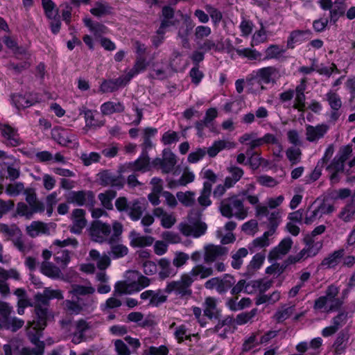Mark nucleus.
Listing matches in <instances>:
<instances>
[{"mask_svg": "<svg viewBox=\"0 0 355 355\" xmlns=\"http://www.w3.org/2000/svg\"><path fill=\"white\" fill-rule=\"evenodd\" d=\"M344 255V250L340 249L336 251H334L332 254L329 255V257L324 258L321 262V266H327V268H334L338 263L340 259Z\"/></svg>", "mask_w": 355, "mask_h": 355, "instance_id": "30", "label": "nucleus"}, {"mask_svg": "<svg viewBox=\"0 0 355 355\" xmlns=\"http://www.w3.org/2000/svg\"><path fill=\"white\" fill-rule=\"evenodd\" d=\"M339 293V288L334 284L329 285L326 291L324 296H320L314 302L313 309L315 310H320L326 306L327 304H330L334 300Z\"/></svg>", "mask_w": 355, "mask_h": 355, "instance_id": "9", "label": "nucleus"}, {"mask_svg": "<svg viewBox=\"0 0 355 355\" xmlns=\"http://www.w3.org/2000/svg\"><path fill=\"white\" fill-rule=\"evenodd\" d=\"M41 272L44 275L52 279L62 277V273L59 267L49 261H43L40 268Z\"/></svg>", "mask_w": 355, "mask_h": 355, "instance_id": "21", "label": "nucleus"}, {"mask_svg": "<svg viewBox=\"0 0 355 355\" xmlns=\"http://www.w3.org/2000/svg\"><path fill=\"white\" fill-rule=\"evenodd\" d=\"M194 27L191 19H185L178 32V37L181 40L182 46L184 49H190L189 35Z\"/></svg>", "mask_w": 355, "mask_h": 355, "instance_id": "15", "label": "nucleus"}, {"mask_svg": "<svg viewBox=\"0 0 355 355\" xmlns=\"http://www.w3.org/2000/svg\"><path fill=\"white\" fill-rule=\"evenodd\" d=\"M284 52H285V50L282 48H280L279 46L276 45V44H272L266 49V57L264 58V60L278 58Z\"/></svg>", "mask_w": 355, "mask_h": 355, "instance_id": "45", "label": "nucleus"}, {"mask_svg": "<svg viewBox=\"0 0 355 355\" xmlns=\"http://www.w3.org/2000/svg\"><path fill=\"white\" fill-rule=\"evenodd\" d=\"M205 9L207 12L209 14L214 24L217 25L222 19L223 15L220 10L214 8L211 5H206Z\"/></svg>", "mask_w": 355, "mask_h": 355, "instance_id": "57", "label": "nucleus"}, {"mask_svg": "<svg viewBox=\"0 0 355 355\" xmlns=\"http://www.w3.org/2000/svg\"><path fill=\"white\" fill-rule=\"evenodd\" d=\"M101 112L103 114H111L114 112H122L124 110V106L121 103L106 102L101 105Z\"/></svg>", "mask_w": 355, "mask_h": 355, "instance_id": "34", "label": "nucleus"}, {"mask_svg": "<svg viewBox=\"0 0 355 355\" xmlns=\"http://www.w3.org/2000/svg\"><path fill=\"white\" fill-rule=\"evenodd\" d=\"M329 126L326 124H321L316 126L307 125L306 127V139L309 141H315L323 137L327 132Z\"/></svg>", "mask_w": 355, "mask_h": 355, "instance_id": "17", "label": "nucleus"}, {"mask_svg": "<svg viewBox=\"0 0 355 355\" xmlns=\"http://www.w3.org/2000/svg\"><path fill=\"white\" fill-rule=\"evenodd\" d=\"M212 184L209 182H205L203 189L201 191L200 196L198 198V203L202 207H208L211 205V201L209 196L211 193Z\"/></svg>", "mask_w": 355, "mask_h": 355, "instance_id": "29", "label": "nucleus"}, {"mask_svg": "<svg viewBox=\"0 0 355 355\" xmlns=\"http://www.w3.org/2000/svg\"><path fill=\"white\" fill-rule=\"evenodd\" d=\"M163 173H168L173 169L177 163L176 156L172 151L166 148L162 152Z\"/></svg>", "mask_w": 355, "mask_h": 355, "instance_id": "20", "label": "nucleus"}, {"mask_svg": "<svg viewBox=\"0 0 355 355\" xmlns=\"http://www.w3.org/2000/svg\"><path fill=\"white\" fill-rule=\"evenodd\" d=\"M48 297L43 293H38L34 296L33 307L35 316L32 321L28 322V328H32L36 331H41L47 325L49 318V306L50 302Z\"/></svg>", "mask_w": 355, "mask_h": 355, "instance_id": "1", "label": "nucleus"}, {"mask_svg": "<svg viewBox=\"0 0 355 355\" xmlns=\"http://www.w3.org/2000/svg\"><path fill=\"white\" fill-rule=\"evenodd\" d=\"M83 22L96 37H101L103 35L108 32L107 26L99 22H94L91 19L85 18Z\"/></svg>", "mask_w": 355, "mask_h": 355, "instance_id": "22", "label": "nucleus"}, {"mask_svg": "<svg viewBox=\"0 0 355 355\" xmlns=\"http://www.w3.org/2000/svg\"><path fill=\"white\" fill-rule=\"evenodd\" d=\"M294 311V306H288L284 305L275 315L278 322H282L289 318Z\"/></svg>", "mask_w": 355, "mask_h": 355, "instance_id": "47", "label": "nucleus"}, {"mask_svg": "<svg viewBox=\"0 0 355 355\" xmlns=\"http://www.w3.org/2000/svg\"><path fill=\"white\" fill-rule=\"evenodd\" d=\"M16 214L26 217V219H31L35 213L27 204L20 202L17 205Z\"/></svg>", "mask_w": 355, "mask_h": 355, "instance_id": "48", "label": "nucleus"}, {"mask_svg": "<svg viewBox=\"0 0 355 355\" xmlns=\"http://www.w3.org/2000/svg\"><path fill=\"white\" fill-rule=\"evenodd\" d=\"M230 147V143L226 142L223 140L215 141L212 146L209 147L207 150H206V153H207L209 157H215L221 150Z\"/></svg>", "mask_w": 355, "mask_h": 355, "instance_id": "42", "label": "nucleus"}, {"mask_svg": "<svg viewBox=\"0 0 355 355\" xmlns=\"http://www.w3.org/2000/svg\"><path fill=\"white\" fill-rule=\"evenodd\" d=\"M75 333H83L87 331L92 330V324L87 322L85 319H80L77 320L75 324Z\"/></svg>", "mask_w": 355, "mask_h": 355, "instance_id": "58", "label": "nucleus"}, {"mask_svg": "<svg viewBox=\"0 0 355 355\" xmlns=\"http://www.w3.org/2000/svg\"><path fill=\"white\" fill-rule=\"evenodd\" d=\"M42 4L44 10L45 15L49 19H52L59 16L58 8H56L55 4L51 0H42Z\"/></svg>", "mask_w": 355, "mask_h": 355, "instance_id": "35", "label": "nucleus"}, {"mask_svg": "<svg viewBox=\"0 0 355 355\" xmlns=\"http://www.w3.org/2000/svg\"><path fill=\"white\" fill-rule=\"evenodd\" d=\"M326 227L323 225L316 227L309 234H306L304 238V242L306 245H309L315 248L314 237L324 232Z\"/></svg>", "mask_w": 355, "mask_h": 355, "instance_id": "38", "label": "nucleus"}, {"mask_svg": "<svg viewBox=\"0 0 355 355\" xmlns=\"http://www.w3.org/2000/svg\"><path fill=\"white\" fill-rule=\"evenodd\" d=\"M44 224L43 223L34 221L31 225L26 227V231L31 237H34L39 232L44 231Z\"/></svg>", "mask_w": 355, "mask_h": 355, "instance_id": "59", "label": "nucleus"}, {"mask_svg": "<svg viewBox=\"0 0 355 355\" xmlns=\"http://www.w3.org/2000/svg\"><path fill=\"white\" fill-rule=\"evenodd\" d=\"M286 155L292 165H293L300 161L302 152L299 148L290 147L286 150Z\"/></svg>", "mask_w": 355, "mask_h": 355, "instance_id": "53", "label": "nucleus"}, {"mask_svg": "<svg viewBox=\"0 0 355 355\" xmlns=\"http://www.w3.org/2000/svg\"><path fill=\"white\" fill-rule=\"evenodd\" d=\"M204 260L206 263H213L220 257L227 254V248L221 245H207L205 247Z\"/></svg>", "mask_w": 355, "mask_h": 355, "instance_id": "11", "label": "nucleus"}, {"mask_svg": "<svg viewBox=\"0 0 355 355\" xmlns=\"http://www.w3.org/2000/svg\"><path fill=\"white\" fill-rule=\"evenodd\" d=\"M306 245L307 248L302 249L296 255H290L288 257V261L290 263H295L300 261L301 260L306 259L309 257L315 256L322 248V243L321 242H316L315 244V248L309 245Z\"/></svg>", "mask_w": 355, "mask_h": 355, "instance_id": "14", "label": "nucleus"}, {"mask_svg": "<svg viewBox=\"0 0 355 355\" xmlns=\"http://www.w3.org/2000/svg\"><path fill=\"white\" fill-rule=\"evenodd\" d=\"M154 239L150 236H137L131 240L130 245L135 248H144L151 245Z\"/></svg>", "mask_w": 355, "mask_h": 355, "instance_id": "40", "label": "nucleus"}, {"mask_svg": "<svg viewBox=\"0 0 355 355\" xmlns=\"http://www.w3.org/2000/svg\"><path fill=\"white\" fill-rule=\"evenodd\" d=\"M101 185L111 186L121 189L124 185V180L121 176H115L108 170H104L98 174Z\"/></svg>", "mask_w": 355, "mask_h": 355, "instance_id": "10", "label": "nucleus"}, {"mask_svg": "<svg viewBox=\"0 0 355 355\" xmlns=\"http://www.w3.org/2000/svg\"><path fill=\"white\" fill-rule=\"evenodd\" d=\"M55 261L60 265L62 269H64L70 261V257L68 250L58 252L55 255Z\"/></svg>", "mask_w": 355, "mask_h": 355, "instance_id": "49", "label": "nucleus"}, {"mask_svg": "<svg viewBox=\"0 0 355 355\" xmlns=\"http://www.w3.org/2000/svg\"><path fill=\"white\" fill-rule=\"evenodd\" d=\"M146 67L147 63L146 62V58L144 56H137L134 67L128 73L129 74V77L132 78L140 71L145 70Z\"/></svg>", "mask_w": 355, "mask_h": 355, "instance_id": "39", "label": "nucleus"}, {"mask_svg": "<svg viewBox=\"0 0 355 355\" xmlns=\"http://www.w3.org/2000/svg\"><path fill=\"white\" fill-rule=\"evenodd\" d=\"M158 266L160 268L159 272V277L163 280L169 277L175 275L176 270H175L171 266V262L166 259H161L158 262Z\"/></svg>", "mask_w": 355, "mask_h": 355, "instance_id": "23", "label": "nucleus"}, {"mask_svg": "<svg viewBox=\"0 0 355 355\" xmlns=\"http://www.w3.org/2000/svg\"><path fill=\"white\" fill-rule=\"evenodd\" d=\"M352 153L351 146L347 145L341 147L331 162L327 166L326 170L329 173V180L331 184L340 182L339 174L345 172V163L349 159Z\"/></svg>", "mask_w": 355, "mask_h": 355, "instance_id": "2", "label": "nucleus"}, {"mask_svg": "<svg viewBox=\"0 0 355 355\" xmlns=\"http://www.w3.org/2000/svg\"><path fill=\"white\" fill-rule=\"evenodd\" d=\"M67 202L83 205L86 203L92 206L95 202L94 194L92 191H72L67 198Z\"/></svg>", "mask_w": 355, "mask_h": 355, "instance_id": "8", "label": "nucleus"}, {"mask_svg": "<svg viewBox=\"0 0 355 355\" xmlns=\"http://www.w3.org/2000/svg\"><path fill=\"white\" fill-rule=\"evenodd\" d=\"M13 245L21 252L26 253L31 250L28 244L24 242L23 234L21 232V235L17 234L15 237L12 239Z\"/></svg>", "mask_w": 355, "mask_h": 355, "instance_id": "52", "label": "nucleus"}, {"mask_svg": "<svg viewBox=\"0 0 355 355\" xmlns=\"http://www.w3.org/2000/svg\"><path fill=\"white\" fill-rule=\"evenodd\" d=\"M244 198L239 199L238 196H232L225 198L220 202V211L221 214L230 218L235 216L239 219H243L248 215V211L244 208Z\"/></svg>", "mask_w": 355, "mask_h": 355, "instance_id": "4", "label": "nucleus"}, {"mask_svg": "<svg viewBox=\"0 0 355 355\" xmlns=\"http://www.w3.org/2000/svg\"><path fill=\"white\" fill-rule=\"evenodd\" d=\"M248 254V251L245 248H241L232 255V266L234 269H239L243 263L242 258L245 257Z\"/></svg>", "mask_w": 355, "mask_h": 355, "instance_id": "41", "label": "nucleus"}, {"mask_svg": "<svg viewBox=\"0 0 355 355\" xmlns=\"http://www.w3.org/2000/svg\"><path fill=\"white\" fill-rule=\"evenodd\" d=\"M63 306L64 310L70 314H79L83 311L78 299L77 302L66 300L63 302Z\"/></svg>", "mask_w": 355, "mask_h": 355, "instance_id": "43", "label": "nucleus"}, {"mask_svg": "<svg viewBox=\"0 0 355 355\" xmlns=\"http://www.w3.org/2000/svg\"><path fill=\"white\" fill-rule=\"evenodd\" d=\"M275 72L277 69L273 67H264L258 70L256 78H259V83L263 82L268 84L272 80L271 76Z\"/></svg>", "mask_w": 355, "mask_h": 355, "instance_id": "33", "label": "nucleus"}, {"mask_svg": "<svg viewBox=\"0 0 355 355\" xmlns=\"http://www.w3.org/2000/svg\"><path fill=\"white\" fill-rule=\"evenodd\" d=\"M26 195V201L34 213L43 212L44 211V205L37 198L35 190L32 188L26 189L24 191Z\"/></svg>", "mask_w": 355, "mask_h": 355, "instance_id": "16", "label": "nucleus"}, {"mask_svg": "<svg viewBox=\"0 0 355 355\" xmlns=\"http://www.w3.org/2000/svg\"><path fill=\"white\" fill-rule=\"evenodd\" d=\"M116 192L114 190H107L105 193L98 195V199L101 205L107 209L112 210L113 205L112 200L116 197Z\"/></svg>", "mask_w": 355, "mask_h": 355, "instance_id": "32", "label": "nucleus"}, {"mask_svg": "<svg viewBox=\"0 0 355 355\" xmlns=\"http://www.w3.org/2000/svg\"><path fill=\"white\" fill-rule=\"evenodd\" d=\"M211 33V30L209 26H198L195 29L194 35L196 40H202L208 37Z\"/></svg>", "mask_w": 355, "mask_h": 355, "instance_id": "64", "label": "nucleus"}, {"mask_svg": "<svg viewBox=\"0 0 355 355\" xmlns=\"http://www.w3.org/2000/svg\"><path fill=\"white\" fill-rule=\"evenodd\" d=\"M213 274L214 270L212 268L206 267L202 264H198L191 269L189 275H191V278L194 280L198 276L200 279H205L213 275Z\"/></svg>", "mask_w": 355, "mask_h": 355, "instance_id": "25", "label": "nucleus"}, {"mask_svg": "<svg viewBox=\"0 0 355 355\" xmlns=\"http://www.w3.org/2000/svg\"><path fill=\"white\" fill-rule=\"evenodd\" d=\"M12 101L18 109L25 108L32 105V103L21 94L13 95Z\"/></svg>", "mask_w": 355, "mask_h": 355, "instance_id": "61", "label": "nucleus"}, {"mask_svg": "<svg viewBox=\"0 0 355 355\" xmlns=\"http://www.w3.org/2000/svg\"><path fill=\"white\" fill-rule=\"evenodd\" d=\"M204 309V315L207 317L209 320L212 318H218V311L216 308V302L214 297H208L205 299Z\"/></svg>", "mask_w": 355, "mask_h": 355, "instance_id": "24", "label": "nucleus"}, {"mask_svg": "<svg viewBox=\"0 0 355 355\" xmlns=\"http://www.w3.org/2000/svg\"><path fill=\"white\" fill-rule=\"evenodd\" d=\"M150 165V158L148 155L147 151L144 150L140 157H139L134 162L129 163L128 168L134 171H146L148 170Z\"/></svg>", "mask_w": 355, "mask_h": 355, "instance_id": "18", "label": "nucleus"}, {"mask_svg": "<svg viewBox=\"0 0 355 355\" xmlns=\"http://www.w3.org/2000/svg\"><path fill=\"white\" fill-rule=\"evenodd\" d=\"M0 232L12 237H15L17 234L21 235V230L16 225L8 226L6 224L0 225Z\"/></svg>", "mask_w": 355, "mask_h": 355, "instance_id": "60", "label": "nucleus"}, {"mask_svg": "<svg viewBox=\"0 0 355 355\" xmlns=\"http://www.w3.org/2000/svg\"><path fill=\"white\" fill-rule=\"evenodd\" d=\"M89 233L93 241L97 243L107 242L111 233L110 225L103 223L101 220H95L92 221L89 228Z\"/></svg>", "mask_w": 355, "mask_h": 355, "instance_id": "7", "label": "nucleus"}, {"mask_svg": "<svg viewBox=\"0 0 355 355\" xmlns=\"http://www.w3.org/2000/svg\"><path fill=\"white\" fill-rule=\"evenodd\" d=\"M327 101L332 110H339L342 106L340 96L335 92H329L327 94Z\"/></svg>", "mask_w": 355, "mask_h": 355, "instance_id": "51", "label": "nucleus"}, {"mask_svg": "<svg viewBox=\"0 0 355 355\" xmlns=\"http://www.w3.org/2000/svg\"><path fill=\"white\" fill-rule=\"evenodd\" d=\"M176 196L178 200L186 207H191L195 204V193L193 191H180Z\"/></svg>", "mask_w": 355, "mask_h": 355, "instance_id": "36", "label": "nucleus"}, {"mask_svg": "<svg viewBox=\"0 0 355 355\" xmlns=\"http://www.w3.org/2000/svg\"><path fill=\"white\" fill-rule=\"evenodd\" d=\"M280 217L278 211H273L270 214L269 217V234H274L279 225V218Z\"/></svg>", "mask_w": 355, "mask_h": 355, "instance_id": "63", "label": "nucleus"}, {"mask_svg": "<svg viewBox=\"0 0 355 355\" xmlns=\"http://www.w3.org/2000/svg\"><path fill=\"white\" fill-rule=\"evenodd\" d=\"M24 324V320L17 318H10L7 316L3 320L0 321V329L16 331Z\"/></svg>", "mask_w": 355, "mask_h": 355, "instance_id": "26", "label": "nucleus"}, {"mask_svg": "<svg viewBox=\"0 0 355 355\" xmlns=\"http://www.w3.org/2000/svg\"><path fill=\"white\" fill-rule=\"evenodd\" d=\"M188 221L189 223H182L179 225V230L183 235L198 238L205 233L207 226L201 220L199 210L192 209L188 216Z\"/></svg>", "mask_w": 355, "mask_h": 355, "instance_id": "3", "label": "nucleus"}, {"mask_svg": "<svg viewBox=\"0 0 355 355\" xmlns=\"http://www.w3.org/2000/svg\"><path fill=\"white\" fill-rule=\"evenodd\" d=\"M45 344L44 343H40V345L35 347H24L21 349V355H43L44 352Z\"/></svg>", "mask_w": 355, "mask_h": 355, "instance_id": "50", "label": "nucleus"}, {"mask_svg": "<svg viewBox=\"0 0 355 355\" xmlns=\"http://www.w3.org/2000/svg\"><path fill=\"white\" fill-rule=\"evenodd\" d=\"M144 208L139 200L130 202L128 214L132 220H138L142 216Z\"/></svg>", "mask_w": 355, "mask_h": 355, "instance_id": "28", "label": "nucleus"}, {"mask_svg": "<svg viewBox=\"0 0 355 355\" xmlns=\"http://www.w3.org/2000/svg\"><path fill=\"white\" fill-rule=\"evenodd\" d=\"M100 158V155L95 152H92L89 154L83 153L80 156V159L85 166H89L93 163L98 162H99Z\"/></svg>", "mask_w": 355, "mask_h": 355, "instance_id": "56", "label": "nucleus"}, {"mask_svg": "<svg viewBox=\"0 0 355 355\" xmlns=\"http://www.w3.org/2000/svg\"><path fill=\"white\" fill-rule=\"evenodd\" d=\"M53 138L60 145H62L63 146H67L69 144L72 143V141L70 139L69 134L64 130H62L61 131H55L53 133Z\"/></svg>", "mask_w": 355, "mask_h": 355, "instance_id": "44", "label": "nucleus"}, {"mask_svg": "<svg viewBox=\"0 0 355 355\" xmlns=\"http://www.w3.org/2000/svg\"><path fill=\"white\" fill-rule=\"evenodd\" d=\"M265 259V255L261 253H257L248 265V270H257L262 265Z\"/></svg>", "mask_w": 355, "mask_h": 355, "instance_id": "62", "label": "nucleus"}, {"mask_svg": "<svg viewBox=\"0 0 355 355\" xmlns=\"http://www.w3.org/2000/svg\"><path fill=\"white\" fill-rule=\"evenodd\" d=\"M311 31L310 30H295L291 33L287 41V46L289 49L294 48V44L300 42L304 37L310 36Z\"/></svg>", "mask_w": 355, "mask_h": 355, "instance_id": "27", "label": "nucleus"}, {"mask_svg": "<svg viewBox=\"0 0 355 355\" xmlns=\"http://www.w3.org/2000/svg\"><path fill=\"white\" fill-rule=\"evenodd\" d=\"M2 135L6 137L11 146H16L19 144L18 139L15 138L14 129L8 125H4L0 128Z\"/></svg>", "mask_w": 355, "mask_h": 355, "instance_id": "37", "label": "nucleus"}, {"mask_svg": "<svg viewBox=\"0 0 355 355\" xmlns=\"http://www.w3.org/2000/svg\"><path fill=\"white\" fill-rule=\"evenodd\" d=\"M71 218L73 225L70 227V231L75 234H80L87 225L85 211L82 209H75L72 212Z\"/></svg>", "mask_w": 355, "mask_h": 355, "instance_id": "13", "label": "nucleus"}, {"mask_svg": "<svg viewBox=\"0 0 355 355\" xmlns=\"http://www.w3.org/2000/svg\"><path fill=\"white\" fill-rule=\"evenodd\" d=\"M112 230L113 233L108 240L111 250L110 254L114 258L118 259L125 256L128 253V249L125 245L117 243L121 238V236L123 230V225L119 221H114L112 223Z\"/></svg>", "mask_w": 355, "mask_h": 355, "instance_id": "5", "label": "nucleus"}, {"mask_svg": "<svg viewBox=\"0 0 355 355\" xmlns=\"http://www.w3.org/2000/svg\"><path fill=\"white\" fill-rule=\"evenodd\" d=\"M347 315V312L345 311H340L336 317L334 318L332 325L324 328L322 333H336L345 324Z\"/></svg>", "mask_w": 355, "mask_h": 355, "instance_id": "19", "label": "nucleus"}, {"mask_svg": "<svg viewBox=\"0 0 355 355\" xmlns=\"http://www.w3.org/2000/svg\"><path fill=\"white\" fill-rule=\"evenodd\" d=\"M236 53L240 56L248 58L249 60H260L261 54L256 50L250 49H236Z\"/></svg>", "mask_w": 355, "mask_h": 355, "instance_id": "54", "label": "nucleus"}, {"mask_svg": "<svg viewBox=\"0 0 355 355\" xmlns=\"http://www.w3.org/2000/svg\"><path fill=\"white\" fill-rule=\"evenodd\" d=\"M293 245V241L291 238L284 239L279 244L274 248L268 254L270 261L277 260L285 256L291 250Z\"/></svg>", "mask_w": 355, "mask_h": 355, "instance_id": "12", "label": "nucleus"}, {"mask_svg": "<svg viewBox=\"0 0 355 355\" xmlns=\"http://www.w3.org/2000/svg\"><path fill=\"white\" fill-rule=\"evenodd\" d=\"M193 282V279L191 275L185 273L181 276L180 280L172 281L168 283L164 290L165 293L170 294L175 293L180 297H190L192 295V291L190 288Z\"/></svg>", "mask_w": 355, "mask_h": 355, "instance_id": "6", "label": "nucleus"}, {"mask_svg": "<svg viewBox=\"0 0 355 355\" xmlns=\"http://www.w3.org/2000/svg\"><path fill=\"white\" fill-rule=\"evenodd\" d=\"M112 8L109 6L108 3L96 2L95 7L90 10V12L97 17H101L104 15H110Z\"/></svg>", "mask_w": 355, "mask_h": 355, "instance_id": "31", "label": "nucleus"}, {"mask_svg": "<svg viewBox=\"0 0 355 355\" xmlns=\"http://www.w3.org/2000/svg\"><path fill=\"white\" fill-rule=\"evenodd\" d=\"M168 347L162 345L159 347L150 346L148 349L144 352L142 355H168Z\"/></svg>", "mask_w": 355, "mask_h": 355, "instance_id": "55", "label": "nucleus"}, {"mask_svg": "<svg viewBox=\"0 0 355 355\" xmlns=\"http://www.w3.org/2000/svg\"><path fill=\"white\" fill-rule=\"evenodd\" d=\"M95 292V289L92 286H85L82 285L75 284L72 286V293L78 297L83 295H90Z\"/></svg>", "mask_w": 355, "mask_h": 355, "instance_id": "46", "label": "nucleus"}]
</instances>
